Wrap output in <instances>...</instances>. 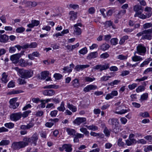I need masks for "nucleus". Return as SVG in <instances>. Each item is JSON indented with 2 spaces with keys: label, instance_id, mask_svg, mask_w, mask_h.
I'll return each instance as SVG.
<instances>
[{
  "label": "nucleus",
  "instance_id": "46",
  "mask_svg": "<svg viewBox=\"0 0 152 152\" xmlns=\"http://www.w3.org/2000/svg\"><path fill=\"white\" fill-rule=\"evenodd\" d=\"M113 132L115 134L118 133L119 132V129L118 125L113 126Z\"/></svg>",
  "mask_w": 152,
  "mask_h": 152
},
{
  "label": "nucleus",
  "instance_id": "30",
  "mask_svg": "<svg viewBox=\"0 0 152 152\" xmlns=\"http://www.w3.org/2000/svg\"><path fill=\"white\" fill-rule=\"evenodd\" d=\"M90 134L91 136L94 137L99 136L101 138H103L104 137V135L102 133H97L93 132H91L90 133Z\"/></svg>",
  "mask_w": 152,
  "mask_h": 152
},
{
  "label": "nucleus",
  "instance_id": "49",
  "mask_svg": "<svg viewBox=\"0 0 152 152\" xmlns=\"http://www.w3.org/2000/svg\"><path fill=\"white\" fill-rule=\"evenodd\" d=\"M58 88V86H56L54 85H51L48 86H47L44 87V88Z\"/></svg>",
  "mask_w": 152,
  "mask_h": 152
},
{
  "label": "nucleus",
  "instance_id": "31",
  "mask_svg": "<svg viewBox=\"0 0 152 152\" xmlns=\"http://www.w3.org/2000/svg\"><path fill=\"white\" fill-rule=\"evenodd\" d=\"M82 33L81 29L79 27H74V34L76 35H80Z\"/></svg>",
  "mask_w": 152,
  "mask_h": 152
},
{
  "label": "nucleus",
  "instance_id": "1",
  "mask_svg": "<svg viewBox=\"0 0 152 152\" xmlns=\"http://www.w3.org/2000/svg\"><path fill=\"white\" fill-rule=\"evenodd\" d=\"M28 145V142L23 141L15 142L12 144L11 148L14 150H19L24 148Z\"/></svg>",
  "mask_w": 152,
  "mask_h": 152
},
{
  "label": "nucleus",
  "instance_id": "35",
  "mask_svg": "<svg viewBox=\"0 0 152 152\" xmlns=\"http://www.w3.org/2000/svg\"><path fill=\"white\" fill-rule=\"evenodd\" d=\"M129 38V37L127 35H125L122 37L120 40L119 44L120 45L123 44L125 42V41Z\"/></svg>",
  "mask_w": 152,
  "mask_h": 152
},
{
  "label": "nucleus",
  "instance_id": "4",
  "mask_svg": "<svg viewBox=\"0 0 152 152\" xmlns=\"http://www.w3.org/2000/svg\"><path fill=\"white\" fill-rule=\"evenodd\" d=\"M32 75L33 73L31 71L23 69H22V71H20V74L21 77L24 78H29L32 76Z\"/></svg>",
  "mask_w": 152,
  "mask_h": 152
},
{
  "label": "nucleus",
  "instance_id": "3",
  "mask_svg": "<svg viewBox=\"0 0 152 152\" xmlns=\"http://www.w3.org/2000/svg\"><path fill=\"white\" fill-rule=\"evenodd\" d=\"M24 51H22L20 53L12 55L10 59L15 64H17L19 61V59L23 54Z\"/></svg>",
  "mask_w": 152,
  "mask_h": 152
},
{
  "label": "nucleus",
  "instance_id": "7",
  "mask_svg": "<svg viewBox=\"0 0 152 152\" xmlns=\"http://www.w3.org/2000/svg\"><path fill=\"white\" fill-rule=\"evenodd\" d=\"M21 112L13 113L10 115V118L12 121H16L19 120L21 118Z\"/></svg>",
  "mask_w": 152,
  "mask_h": 152
},
{
  "label": "nucleus",
  "instance_id": "24",
  "mask_svg": "<svg viewBox=\"0 0 152 152\" xmlns=\"http://www.w3.org/2000/svg\"><path fill=\"white\" fill-rule=\"evenodd\" d=\"M67 107L70 110L73 112H75L77 111V107L69 103H67Z\"/></svg>",
  "mask_w": 152,
  "mask_h": 152
},
{
  "label": "nucleus",
  "instance_id": "36",
  "mask_svg": "<svg viewBox=\"0 0 152 152\" xmlns=\"http://www.w3.org/2000/svg\"><path fill=\"white\" fill-rule=\"evenodd\" d=\"M80 131L82 132L83 133V134L85 135L88 136L89 135V132L87 130V129L84 127H82L80 129Z\"/></svg>",
  "mask_w": 152,
  "mask_h": 152
},
{
  "label": "nucleus",
  "instance_id": "39",
  "mask_svg": "<svg viewBox=\"0 0 152 152\" xmlns=\"http://www.w3.org/2000/svg\"><path fill=\"white\" fill-rule=\"evenodd\" d=\"M10 141L8 140H2L0 142V145H9L10 143Z\"/></svg>",
  "mask_w": 152,
  "mask_h": 152
},
{
  "label": "nucleus",
  "instance_id": "13",
  "mask_svg": "<svg viewBox=\"0 0 152 152\" xmlns=\"http://www.w3.org/2000/svg\"><path fill=\"white\" fill-rule=\"evenodd\" d=\"M109 124L112 125L113 126L118 125L119 122L118 119L116 118H110L108 121Z\"/></svg>",
  "mask_w": 152,
  "mask_h": 152
},
{
  "label": "nucleus",
  "instance_id": "16",
  "mask_svg": "<svg viewBox=\"0 0 152 152\" xmlns=\"http://www.w3.org/2000/svg\"><path fill=\"white\" fill-rule=\"evenodd\" d=\"M90 66L88 65H77L75 67V69L77 71L79 72L80 70L88 67Z\"/></svg>",
  "mask_w": 152,
  "mask_h": 152
},
{
  "label": "nucleus",
  "instance_id": "32",
  "mask_svg": "<svg viewBox=\"0 0 152 152\" xmlns=\"http://www.w3.org/2000/svg\"><path fill=\"white\" fill-rule=\"evenodd\" d=\"M152 60V59L151 58H149L146 59L145 61L143 62L140 65V67H143L144 66L147 65L150 61Z\"/></svg>",
  "mask_w": 152,
  "mask_h": 152
},
{
  "label": "nucleus",
  "instance_id": "10",
  "mask_svg": "<svg viewBox=\"0 0 152 152\" xmlns=\"http://www.w3.org/2000/svg\"><path fill=\"white\" fill-rule=\"evenodd\" d=\"M86 120V119L85 118L78 117L77 118L73 121V123L74 124L79 126L81 123L85 122Z\"/></svg>",
  "mask_w": 152,
  "mask_h": 152
},
{
  "label": "nucleus",
  "instance_id": "52",
  "mask_svg": "<svg viewBox=\"0 0 152 152\" xmlns=\"http://www.w3.org/2000/svg\"><path fill=\"white\" fill-rule=\"evenodd\" d=\"M111 76H104L102 77L100 79V80L101 81H105L107 80L109 78H111Z\"/></svg>",
  "mask_w": 152,
  "mask_h": 152
},
{
  "label": "nucleus",
  "instance_id": "28",
  "mask_svg": "<svg viewBox=\"0 0 152 152\" xmlns=\"http://www.w3.org/2000/svg\"><path fill=\"white\" fill-rule=\"evenodd\" d=\"M64 105V102H62L60 104V106L57 107V110L59 111L64 112L66 109Z\"/></svg>",
  "mask_w": 152,
  "mask_h": 152
},
{
  "label": "nucleus",
  "instance_id": "17",
  "mask_svg": "<svg viewBox=\"0 0 152 152\" xmlns=\"http://www.w3.org/2000/svg\"><path fill=\"white\" fill-rule=\"evenodd\" d=\"M98 56V53L97 51L91 52L89 53L87 57V59L90 60L92 59L96 58Z\"/></svg>",
  "mask_w": 152,
  "mask_h": 152
},
{
  "label": "nucleus",
  "instance_id": "57",
  "mask_svg": "<svg viewBox=\"0 0 152 152\" xmlns=\"http://www.w3.org/2000/svg\"><path fill=\"white\" fill-rule=\"evenodd\" d=\"M25 30V28L23 27H19L16 30V31L17 33H22Z\"/></svg>",
  "mask_w": 152,
  "mask_h": 152
},
{
  "label": "nucleus",
  "instance_id": "54",
  "mask_svg": "<svg viewBox=\"0 0 152 152\" xmlns=\"http://www.w3.org/2000/svg\"><path fill=\"white\" fill-rule=\"evenodd\" d=\"M120 82V80H115L109 83V85L111 86H113L115 85H117Z\"/></svg>",
  "mask_w": 152,
  "mask_h": 152
},
{
  "label": "nucleus",
  "instance_id": "34",
  "mask_svg": "<svg viewBox=\"0 0 152 152\" xmlns=\"http://www.w3.org/2000/svg\"><path fill=\"white\" fill-rule=\"evenodd\" d=\"M7 75L6 74V73L4 72L2 75V77L1 79V80L2 82L6 83L8 81V80L7 79Z\"/></svg>",
  "mask_w": 152,
  "mask_h": 152
},
{
  "label": "nucleus",
  "instance_id": "53",
  "mask_svg": "<svg viewBox=\"0 0 152 152\" xmlns=\"http://www.w3.org/2000/svg\"><path fill=\"white\" fill-rule=\"evenodd\" d=\"M85 80L86 82H91L95 80V78H91L89 77H86L85 78Z\"/></svg>",
  "mask_w": 152,
  "mask_h": 152
},
{
  "label": "nucleus",
  "instance_id": "14",
  "mask_svg": "<svg viewBox=\"0 0 152 152\" xmlns=\"http://www.w3.org/2000/svg\"><path fill=\"white\" fill-rule=\"evenodd\" d=\"M118 94V93L117 91H112L110 93L107 95L105 98L107 100H108L113 98L114 96H116Z\"/></svg>",
  "mask_w": 152,
  "mask_h": 152
},
{
  "label": "nucleus",
  "instance_id": "51",
  "mask_svg": "<svg viewBox=\"0 0 152 152\" xmlns=\"http://www.w3.org/2000/svg\"><path fill=\"white\" fill-rule=\"evenodd\" d=\"M140 115L143 118L148 117H149V113L147 112H145L144 113H140Z\"/></svg>",
  "mask_w": 152,
  "mask_h": 152
},
{
  "label": "nucleus",
  "instance_id": "22",
  "mask_svg": "<svg viewBox=\"0 0 152 152\" xmlns=\"http://www.w3.org/2000/svg\"><path fill=\"white\" fill-rule=\"evenodd\" d=\"M63 148L66 152H70L72 150V145L70 144H64L63 145Z\"/></svg>",
  "mask_w": 152,
  "mask_h": 152
},
{
  "label": "nucleus",
  "instance_id": "47",
  "mask_svg": "<svg viewBox=\"0 0 152 152\" xmlns=\"http://www.w3.org/2000/svg\"><path fill=\"white\" fill-rule=\"evenodd\" d=\"M4 126L9 129H12L14 127V124L12 123H7L5 124Z\"/></svg>",
  "mask_w": 152,
  "mask_h": 152
},
{
  "label": "nucleus",
  "instance_id": "18",
  "mask_svg": "<svg viewBox=\"0 0 152 152\" xmlns=\"http://www.w3.org/2000/svg\"><path fill=\"white\" fill-rule=\"evenodd\" d=\"M37 43L36 42H31L30 44L27 43L24 45V48L26 49L28 48H35L37 47Z\"/></svg>",
  "mask_w": 152,
  "mask_h": 152
},
{
  "label": "nucleus",
  "instance_id": "64",
  "mask_svg": "<svg viewBox=\"0 0 152 152\" xmlns=\"http://www.w3.org/2000/svg\"><path fill=\"white\" fill-rule=\"evenodd\" d=\"M69 7L70 8H71L75 10L77 8H78L79 7V6L78 5L73 4H70Z\"/></svg>",
  "mask_w": 152,
  "mask_h": 152
},
{
  "label": "nucleus",
  "instance_id": "50",
  "mask_svg": "<svg viewBox=\"0 0 152 152\" xmlns=\"http://www.w3.org/2000/svg\"><path fill=\"white\" fill-rule=\"evenodd\" d=\"M19 102H15L12 104L10 105V108L15 109L19 106Z\"/></svg>",
  "mask_w": 152,
  "mask_h": 152
},
{
  "label": "nucleus",
  "instance_id": "19",
  "mask_svg": "<svg viewBox=\"0 0 152 152\" xmlns=\"http://www.w3.org/2000/svg\"><path fill=\"white\" fill-rule=\"evenodd\" d=\"M69 15L70 16V19L71 20H74L77 18V12L74 11H70Z\"/></svg>",
  "mask_w": 152,
  "mask_h": 152
},
{
  "label": "nucleus",
  "instance_id": "38",
  "mask_svg": "<svg viewBox=\"0 0 152 152\" xmlns=\"http://www.w3.org/2000/svg\"><path fill=\"white\" fill-rule=\"evenodd\" d=\"M132 60L134 61H137L142 60V58L140 56L135 55L132 58Z\"/></svg>",
  "mask_w": 152,
  "mask_h": 152
},
{
  "label": "nucleus",
  "instance_id": "56",
  "mask_svg": "<svg viewBox=\"0 0 152 152\" xmlns=\"http://www.w3.org/2000/svg\"><path fill=\"white\" fill-rule=\"evenodd\" d=\"M118 39L117 38H112L110 40V42L112 44L115 45L118 43Z\"/></svg>",
  "mask_w": 152,
  "mask_h": 152
},
{
  "label": "nucleus",
  "instance_id": "12",
  "mask_svg": "<svg viewBox=\"0 0 152 152\" xmlns=\"http://www.w3.org/2000/svg\"><path fill=\"white\" fill-rule=\"evenodd\" d=\"M97 88L96 86L90 85L87 86L83 89V91L85 92H88L92 90H94Z\"/></svg>",
  "mask_w": 152,
  "mask_h": 152
},
{
  "label": "nucleus",
  "instance_id": "26",
  "mask_svg": "<svg viewBox=\"0 0 152 152\" xmlns=\"http://www.w3.org/2000/svg\"><path fill=\"white\" fill-rule=\"evenodd\" d=\"M110 47L109 45L107 43L102 44L99 47L100 49L102 50L105 51L108 49Z\"/></svg>",
  "mask_w": 152,
  "mask_h": 152
},
{
  "label": "nucleus",
  "instance_id": "43",
  "mask_svg": "<svg viewBox=\"0 0 152 152\" xmlns=\"http://www.w3.org/2000/svg\"><path fill=\"white\" fill-rule=\"evenodd\" d=\"M87 52L88 50L87 48L86 47H85L80 50L79 52L81 54L84 55L86 54L87 53Z\"/></svg>",
  "mask_w": 152,
  "mask_h": 152
},
{
  "label": "nucleus",
  "instance_id": "25",
  "mask_svg": "<svg viewBox=\"0 0 152 152\" xmlns=\"http://www.w3.org/2000/svg\"><path fill=\"white\" fill-rule=\"evenodd\" d=\"M72 86L74 88H78L80 86L79 80L77 79H75L72 82Z\"/></svg>",
  "mask_w": 152,
  "mask_h": 152
},
{
  "label": "nucleus",
  "instance_id": "59",
  "mask_svg": "<svg viewBox=\"0 0 152 152\" xmlns=\"http://www.w3.org/2000/svg\"><path fill=\"white\" fill-rule=\"evenodd\" d=\"M137 86V84L136 83H133L131 85H129L128 86V88L129 89L132 90L134 89Z\"/></svg>",
  "mask_w": 152,
  "mask_h": 152
},
{
  "label": "nucleus",
  "instance_id": "15",
  "mask_svg": "<svg viewBox=\"0 0 152 152\" xmlns=\"http://www.w3.org/2000/svg\"><path fill=\"white\" fill-rule=\"evenodd\" d=\"M43 94L45 96H52L55 94V91L53 89L46 90L43 91Z\"/></svg>",
  "mask_w": 152,
  "mask_h": 152
},
{
  "label": "nucleus",
  "instance_id": "23",
  "mask_svg": "<svg viewBox=\"0 0 152 152\" xmlns=\"http://www.w3.org/2000/svg\"><path fill=\"white\" fill-rule=\"evenodd\" d=\"M66 131L68 134L70 135L75 136L76 133V131L74 129L69 128H66Z\"/></svg>",
  "mask_w": 152,
  "mask_h": 152
},
{
  "label": "nucleus",
  "instance_id": "6",
  "mask_svg": "<svg viewBox=\"0 0 152 152\" xmlns=\"http://www.w3.org/2000/svg\"><path fill=\"white\" fill-rule=\"evenodd\" d=\"M133 10L136 12L134 17H136L139 16L143 12V7L139 5H136L133 7Z\"/></svg>",
  "mask_w": 152,
  "mask_h": 152
},
{
  "label": "nucleus",
  "instance_id": "37",
  "mask_svg": "<svg viewBox=\"0 0 152 152\" xmlns=\"http://www.w3.org/2000/svg\"><path fill=\"white\" fill-rule=\"evenodd\" d=\"M105 127L103 131L104 133L105 134L106 136L109 137L110 135V132L107 128L104 126Z\"/></svg>",
  "mask_w": 152,
  "mask_h": 152
},
{
  "label": "nucleus",
  "instance_id": "63",
  "mask_svg": "<svg viewBox=\"0 0 152 152\" xmlns=\"http://www.w3.org/2000/svg\"><path fill=\"white\" fill-rule=\"evenodd\" d=\"M148 97V94L145 93L143 94L141 96L140 98L142 100H146Z\"/></svg>",
  "mask_w": 152,
  "mask_h": 152
},
{
  "label": "nucleus",
  "instance_id": "44",
  "mask_svg": "<svg viewBox=\"0 0 152 152\" xmlns=\"http://www.w3.org/2000/svg\"><path fill=\"white\" fill-rule=\"evenodd\" d=\"M126 12V10H123L119 11L117 14L118 17L120 18L122 16L124 15Z\"/></svg>",
  "mask_w": 152,
  "mask_h": 152
},
{
  "label": "nucleus",
  "instance_id": "48",
  "mask_svg": "<svg viewBox=\"0 0 152 152\" xmlns=\"http://www.w3.org/2000/svg\"><path fill=\"white\" fill-rule=\"evenodd\" d=\"M145 89V87L143 86H140L137 88L136 89V91L137 92H139L143 91Z\"/></svg>",
  "mask_w": 152,
  "mask_h": 152
},
{
  "label": "nucleus",
  "instance_id": "20",
  "mask_svg": "<svg viewBox=\"0 0 152 152\" xmlns=\"http://www.w3.org/2000/svg\"><path fill=\"white\" fill-rule=\"evenodd\" d=\"M9 39V37L6 34L0 35V42L5 43L7 42Z\"/></svg>",
  "mask_w": 152,
  "mask_h": 152
},
{
  "label": "nucleus",
  "instance_id": "40",
  "mask_svg": "<svg viewBox=\"0 0 152 152\" xmlns=\"http://www.w3.org/2000/svg\"><path fill=\"white\" fill-rule=\"evenodd\" d=\"M31 112V111L30 110L25 111L23 114L21 113V117H22L23 118H26L28 116L29 114Z\"/></svg>",
  "mask_w": 152,
  "mask_h": 152
},
{
  "label": "nucleus",
  "instance_id": "8",
  "mask_svg": "<svg viewBox=\"0 0 152 152\" xmlns=\"http://www.w3.org/2000/svg\"><path fill=\"white\" fill-rule=\"evenodd\" d=\"M109 68V64L108 63L105 64L104 65L98 64L94 66L93 68L96 70H99L100 71L107 69Z\"/></svg>",
  "mask_w": 152,
  "mask_h": 152
},
{
  "label": "nucleus",
  "instance_id": "41",
  "mask_svg": "<svg viewBox=\"0 0 152 152\" xmlns=\"http://www.w3.org/2000/svg\"><path fill=\"white\" fill-rule=\"evenodd\" d=\"M129 110H124L122 109L121 110H120L118 111H115V112L114 113L117 114H120V115H122L125 113H127L129 112Z\"/></svg>",
  "mask_w": 152,
  "mask_h": 152
},
{
  "label": "nucleus",
  "instance_id": "29",
  "mask_svg": "<svg viewBox=\"0 0 152 152\" xmlns=\"http://www.w3.org/2000/svg\"><path fill=\"white\" fill-rule=\"evenodd\" d=\"M49 72L48 71H46L42 72L41 73V79H45L49 75Z\"/></svg>",
  "mask_w": 152,
  "mask_h": 152
},
{
  "label": "nucleus",
  "instance_id": "21",
  "mask_svg": "<svg viewBox=\"0 0 152 152\" xmlns=\"http://www.w3.org/2000/svg\"><path fill=\"white\" fill-rule=\"evenodd\" d=\"M74 67V64L72 63L70 64L69 67L68 66L64 67L63 68V70L67 72L70 73L72 71V69Z\"/></svg>",
  "mask_w": 152,
  "mask_h": 152
},
{
  "label": "nucleus",
  "instance_id": "45",
  "mask_svg": "<svg viewBox=\"0 0 152 152\" xmlns=\"http://www.w3.org/2000/svg\"><path fill=\"white\" fill-rule=\"evenodd\" d=\"M19 63L20 66L23 67L26 66V62L22 58H21L20 60Z\"/></svg>",
  "mask_w": 152,
  "mask_h": 152
},
{
  "label": "nucleus",
  "instance_id": "62",
  "mask_svg": "<svg viewBox=\"0 0 152 152\" xmlns=\"http://www.w3.org/2000/svg\"><path fill=\"white\" fill-rule=\"evenodd\" d=\"M88 11L89 14H93L95 12V9L94 7H91L89 8Z\"/></svg>",
  "mask_w": 152,
  "mask_h": 152
},
{
  "label": "nucleus",
  "instance_id": "60",
  "mask_svg": "<svg viewBox=\"0 0 152 152\" xmlns=\"http://www.w3.org/2000/svg\"><path fill=\"white\" fill-rule=\"evenodd\" d=\"M118 145L119 146H122L124 145V143L122 141V139L119 138L118 141Z\"/></svg>",
  "mask_w": 152,
  "mask_h": 152
},
{
  "label": "nucleus",
  "instance_id": "42",
  "mask_svg": "<svg viewBox=\"0 0 152 152\" xmlns=\"http://www.w3.org/2000/svg\"><path fill=\"white\" fill-rule=\"evenodd\" d=\"M152 26V23H146L143 25V27L144 29H147Z\"/></svg>",
  "mask_w": 152,
  "mask_h": 152
},
{
  "label": "nucleus",
  "instance_id": "2",
  "mask_svg": "<svg viewBox=\"0 0 152 152\" xmlns=\"http://www.w3.org/2000/svg\"><path fill=\"white\" fill-rule=\"evenodd\" d=\"M144 32V35L142 37V39L150 40L152 39V28L145 30Z\"/></svg>",
  "mask_w": 152,
  "mask_h": 152
},
{
  "label": "nucleus",
  "instance_id": "5",
  "mask_svg": "<svg viewBox=\"0 0 152 152\" xmlns=\"http://www.w3.org/2000/svg\"><path fill=\"white\" fill-rule=\"evenodd\" d=\"M137 51L134 53V55L137 53L140 55H144L146 52V48L142 45H138L137 46Z\"/></svg>",
  "mask_w": 152,
  "mask_h": 152
},
{
  "label": "nucleus",
  "instance_id": "11",
  "mask_svg": "<svg viewBox=\"0 0 152 152\" xmlns=\"http://www.w3.org/2000/svg\"><path fill=\"white\" fill-rule=\"evenodd\" d=\"M59 119L57 118H55L54 119H50L49 121L50 122H47L45 125L46 126L48 127H51L53 125L54 123H56L59 121Z\"/></svg>",
  "mask_w": 152,
  "mask_h": 152
},
{
  "label": "nucleus",
  "instance_id": "58",
  "mask_svg": "<svg viewBox=\"0 0 152 152\" xmlns=\"http://www.w3.org/2000/svg\"><path fill=\"white\" fill-rule=\"evenodd\" d=\"M54 77L56 79L59 80L62 77V76L60 74L55 73L54 75Z\"/></svg>",
  "mask_w": 152,
  "mask_h": 152
},
{
  "label": "nucleus",
  "instance_id": "55",
  "mask_svg": "<svg viewBox=\"0 0 152 152\" xmlns=\"http://www.w3.org/2000/svg\"><path fill=\"white\" fill-rule=\"evenodd\" d=\"M109 56V54L107 52L102 53L100 56V57L101 58L105 59L107 58Z\"/></svg>",
  "mask_w": 152,
  "mask_h": 152
},
{
  "label": "nucleus",
  "instance_id": "9",
  "mask_svg": "<svg viewBox=\"0 0 152 152\" xmlns=\"http://www.w3.org/2000/svg\"><path fill=\"white\" fill-rule=\"evenodd\" d=\"M39 138L38 134L37 133L35 132L32 136L30 137V142L31 144L36 146L37 145V142Z\"/></svg>",
  "mask_w": 152,
  "mask_h": 152
},
{
  "label": "nucleus",
  "instance_id": "61",
  "mask_svg": "<svg viewBox=\"0 0 152 152\" xmlns=\"http://www.w3.org/2000/svg\"><path fill=\"white\" fill-rule=\"evenodd\" d=\"M145 151H152V145H149L145 147L144 148Z\"/></svg>",
  "mask_w": 152,
  "mask_h": 152
},
{
  "label": "nucleus",
  "instance_id": "33",
  "mask_svg": "<svg viewBox=\"0 0 152 152\" xmlns=\"http://www.w3.org/2000/svg\"><path fill=\"white\" fill-rule=\"evenodd\" d=\"M27 4L28 7L31 8L36 7L37 5V3L35 1H28L27 2Z\"/></svg>",
  "mask_w": 152,
  "mask_h": 152
},
{
  "label": "nucleus",
  "instance_id": "27",
  "mask_svg": "<svg viewBox=\"0 0 152 152\" xmlns=\"http://www.w3.org/2000/svg\"><path fill=\"white\" fill-rule=\"evenodd\" d=\"M84 126L87 128L89 130L95 131L98 129V127L94 125H92L89 126L87 125H84Z\"/></svg>",
  "mask_w": 152,
  "mask_h": 152
}]
</instances>
